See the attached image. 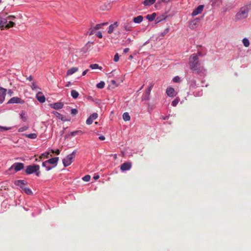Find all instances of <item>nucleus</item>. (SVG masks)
Listing matches in <instances>:
<instances>
[{"instance_id":"cd10ccee","label":"nucleus","mask_w":251,"mask_h":251,"mask_svg":"<svg viewBox=\"0 0 251 251\" xmlns=\"http://www.w3.org/2000/svg\"><path fill=\"white\" fill-rule=\"evenodd\" d=\"M212 6H219L222 3V0H211Z\"/></svg>"},{"instance_id":"4468645a","label":"nucleus","mask_w":251,"mask_h":251,"mask_svg":"<svg viewBox=\"0 0 251 251\" xmlns=\"http://www.w3.org/2000/svg\"><path fill=\"white\" fill-rule=\"evenodd\" d=\"M98 118V114L96 113L91 114L87 119L86 124L88 125L92 124L93 121Z\"/></svg>"},{"instance_id":"aec40b11","label":"nucleus","mask_w":251,"mask_h":251,"mask_svg":"<svg viewBox=\"0 0 251 251\" xmlns=\"http://www.w3.org/2000/svg\"><path fill=\"white\" fill-rule=\"evenodd\" d=\"M26 183L27 182L24 180H16L14 181V184L20 186L22 189L24 187V185L26 184Z\"/></svg>"},{"instance_id":"338daca9","label":"nucleus","mask_w":251,"mask_h":251,"mask_svg":"<svg viewBox=\"0 0 251 251\" xmlns=\"http://www.w3.org/2000/svg\"><path fill=\"white\" fill-rule=\"evenodd\" d=\"M71 85V82L70 81H68L66 85V87H69Z\"/></svg>"},{"instance_id":"13d9d810","label":"nucleus","mask_w":251,"mask_h":251,"mask_svg":"<svg viewBox=\"0 0 251 251\" xmlns=\"http://www.w3.org/2000/svg\"><path fill=\"white\" fill-rule=\"evenodd\" d=\"M99 139L100 140H104L105 139V137L104 136H103V135H101V136L99 137Z\"/></svg>"},{"instance_id":"8fccbe9b","label":"nucleus","mask_w":251,"mask_h":251,"mask_svg":"<svg viewBox=\"0 0 251 251\" xmlns=\"http://www.w3.org/2000/svg\"><path fill=\"white\" fill-rule=\"evenodd\" d=\"M31 87L33 90H35L38 88L35 82H33L32 83V85L31 86Z\"/></svg>"},{"instance_id":"4d7b16f0","label":"nucleus","mask_w":251,"mask_h":251,"mask_svg":"<svg viewBox=\"0 0 251 251\" xmlns=\"http://www.w3.org/2000/svg\"><path fill=\"white\" fill-rule=\"evenodd\" d=\"M13 94V92L11 89H9L8 90V94L11 96Z\"/></svg>"},{"instance_id":"bf43d9fd","label":"nucleus","mask_w":251,"mask_h":251,"mask_svg":"<svg viewBox=\"0 0 251 251\" xmlns=\"http://www.w3.org/2000/svg\"><path fill=\"white\" fill-rule=\"evenodd\" d=\"M99 177H100L99 176L97 175H95V176H94V177H93V178H94L95 180H96L98 179L99 178Z\"/></svg>"},{"instance_id":"7ed1b4c3","label":"nucleus","mask_w":251,"mask_h":251,"mask_svg":"<svg viewBox=\"0 0 251 251\" xmlns=\"http://www.w3.org/2000/svg\"><path fill=\"white\" fill-rule=\"evenodd\" d=\"M25 171V174L28 175L33 174L34 173H35V175L37 176H39L41 175L40 166L37 164H32L27 166Z\"/></svg>"},{"instance_id":"a878e982","label":"nucleus","mask_w":251,"mask_h":251,"mask_svg":"<svg viewBox=\"0 0 251 251\" xmlns=\"http://www.w3.org/2000/svg\"><path fill=\"white\" fill-rule=\"evenodd\" d=\"M52 114H53V115L54 116H55L56 117V118H57L58 119L63 121H65V120L64 119V116L63 115L61 114L60 113H59V112H57V111H53L52 112Z\"/></svg>"},{"instance_id":"37998d69","label":"nucleus","mask_w":251,"mask_h":251,"mask_svg":"<svg viewBox=\"0 0 251 251\" xmlns=\"http://www.w3.org/2000/svg\"><path fill=\"white\" fill-rule=\"evenodd\" d=\"M49 152H46L45 153H43L40 156V159H42L43 157L48 158L49 157Z\"/></svg>"},{"instance_id":"2eb2a0df","label":"nucleus","mask_w":251,"mask_h":251,"mask_svg":"<svg viewBox=\"0 0 251 251\" xmlns=\"http://www.w3.org/2000/svg\"><path fill=\"white\" fill-rule=\"evenodd\" d=\"M131 167V163L129 162H125L121 166V170L123 172L129 170Z\"/></svg>"},{"instance_id":"c756f323","label":"nucleus","mask_w":251,"mask_h":251,"mask_svg":"<svg viewBox=\"0 0 251 251\" xmlns=\"http://www.w3.org/2000/svg\"><path fill=\"white\" fill-rule=\"evenodd\" d=\"M156 0H145L143 2L145 6H150L153 4Z\"/></svg>"},{"instance_id":"4be33fe9","label":"nucleus","mask_w":251,"mask_h":251,"mask_svg":"<svg viewBox=\"0 0 251 251\" xmlns=\"http://www.w3.org/2000/svg\"><path fill=\"white\" fill-rule=\"evenodd\" d=\"M78 68L77 67H72L71 69H69L67 72V75H72L73 74L75 73L78 71Z\"/></svg>"},{"instance_id":"09e8293b","label":"nucleus","mask_w":251,"mask_h":251,"mask_svg":"<svg viewBox=\"0 0 251 251\" xmlns=\"http://www.w3.org/2000/svg\"><path fill=\"white\" fill-rule=\"evenodd\" d=\"M117 26V22H115L113 24H111V33L112 32L113 29Z\"/></svg>"},{"instance_id":"72a5a7b5","label":"nucleus","mask_w":251,"mask_h":251,"mask_svg":"<svg viewBox=\"0 0 251 251\" xmlns=\"http://www.w3.org/2000/svg\"><path fill=\"white\" fill-rule=\"evenodd\" d=\"M22 190L24 191V192L27 194V195H32L33 194L31 190L29 188H27V187H24L23 189H22Z\"/></svg>"},{"instance_id":"2f4dec72","label":"nucleus","mask_w":251,"mask_h":251,"mask_svg":"<svg viewBox=\"0 0 251 251\" xmlns=\"http://www.w3.org/2000/svg\"><path fill=\"white\" fill-rule=\"evenodd\" d=\"M123 118L125 121H129L130 120V117L127 112H125L123 114Z\"/></svg>"},{"instance_id":"3c124183","label":"nucleus","mask_w":251,"mask_h":251,"mask_svg":"<svg viewBox=\"0 0 251 251\" xmlns=\"http://www.w3.org/2000/svg\"><path fill=\"white\" fill-rule=\"evenodd\" d=\"M95 35L99 38H101L102 37V33L100 31L97 32Z\"/></svg>"},{"instance_id":"ddd939ff","label":"nucleus","mask_w":251,"mask_h":251,"mask_svg":"<svg viewBox=\"0 0 251 251\" xmlns=\"http://www.w3.org/2000/svg\"><path fill=\"white\" fill-rule=\"evenodd\" d=\"M123 82V79L120 78H117L115 79L111 80V87L115 88Z\"/></svg>"},{"instance_id":"58836bf2","label":"nucleus","mask_w":251,"mask_h":251,"mask_svg":"<svg viewBox=\"0 0 251 251\" xmlns=\"http://www.w3.org/2000/svg\"><path fill=\"white\" fill-rule=\"evenodd\" d=\"M79 133L82 134V131L81 130H75L71 132V136H75Z\"/></svg>"},{"instance_id":"dca6fc26","label":"nucleus","mask_w":251,"mask_h":251,"mask_svg":"<svg viewBox=\"0 0 251 251\" xmlns=\"http://www.w3.org/2000/svg\"><path fill=\"white\" fill-rule=\"evenodd\" d=\"M166 94L170 97H173L176 95V93L174 88L171 87L167 88L166 89Z\"/></svg>"},{"instance_id":"1a4fd4ad","label":"nucleus","mask_w":251,"mask_h":251,"mask_svg":"<svg viewBox=\"0 0 251 251\" xmlns=\"http://www.w3.org/2000/svg\"><path fill=\"white\" fill-rule=\"evenodd\" d=\"M25 103V100L21 99L20 98L15 97L11 98L7 102V104L11 103H20V104H24Z\"/></svg>"},{"instance_id":"ea45409f","label":"nucleus","mask_w":251,"mask_h":251,"mask_svg":"<svg viewBox=\"0 0 251 251\" xmlns=\"http://www.w3.org/2000/svg\"><path fill=\"white\" fill-rule=\"evenodd\" d=\"M179 99L177 98L175 99L172 102V105L173 106H176L179 102Z\"/></svg>"},{"instance_id":"6e6552de","label":"nucleus","mask_w":251,"mask_h":251,"mask_svg":"<svg viewBox=\"0 0 251 251\" xmlns=\"http://www.w3.org/2000/svg\"><path fill=\"white\" fill-rule=\"evenodd\" d=\"M200 20V18H196L194 20L191 21L189 23V27L191 29H196L198 25H199Z\"/></svg>"},{"instance_id":"bb28decb","label":"nucleus","mask_w":251,"mask_h":251,"mask_svg":"<svg viewBox=\"0 0 251 251\" xmlns=\"http://www.w3.org/2000/svg\"><path fill=\"white\" fill-rule=\"evenodd\" d=\"M156 16V14L155 13H153L151 14H149L146 16V19L148 20L149 21H153Z\"/></svg>"},{"instance_id":"e2e57ef3","label":"nucleus","mask_w":251,"mask_h":251,"mask_svg":"<svg viewBox=\"0 0 251 251\" xmlns=\"http://www.w3.org/2000/svg\"><path fill=\"white\" fill-rule=\"evenodd\" d=\"M27 80H28L29 81H31L33 79V77L32 75H30L28 77H27L26 78Z\"/></svg>"},{"instance_id":"864d4df0","label":"nucleus","mask_w":251,"mask_h":251,"mask_svg":"<svg viewBox=\"0 0 251 251\" xmlns=\"http://www.w3.org/2000/svg\"><path fill=\"white\" fill-rule=\"evenodd\" d=\"M194 95L196 96L200 97V96H202V91H200L198 93H194Z\"/></svg>"},{"instance_id":"9b49d317","label":"nucleus","mask_w":251,"mask_h":251,"mask_svg":"<svg viewBox=\"0 0 251 251\" xmlns=\"http://www.w3.org/2000/svg\"><path fill=\"white\" fill-rule=\"evenodd\" d=\"M204 8V6L203 5H199L196 8H195L193 11L192 12L191 15L193 17L196 16L200 13L203 11Z\"/></svg>"},{"instance_id":"9d476101","label":"nucleus","mask_w":251,"mask_h":251,"mask_svg":"<svg viewBox=\"0 0 251 251\" xmlns=\"http://www.w3.org/2000/svg\"><path fill=\"white\" fill-rule=\"evenodd\" d=\"M6 19H8V24L5 25V28H9L11 27H13L15 24L13 21L15 19V17L14 16H9L6 18Z\"/></svg>"},{"instance_id":"774afa93","label":"nucleus","mask_w":251,"mask_h":251,"mask_svg":"<svg viewBox=\"0 0 251 251\" xmlns=\"http://www.w3.org/2000/svg\"><path fill=\"white\" fill-rule=\"evenodd\" d=\"M161 1L164 2H168L170 1V0H161Z\"/></svg>"},{"instance_id":"680f3d73","label":"nucleus","mask_w":251,"mask_h":251,"mask_svg":"<svg viewBox=\"0 0 251 251\" xmlns=\"http://www.w3.org/2000/svg\"><path fill=\"white\" fill-rule=\"evenodd\" d=\"M162 119L164 120H168L169 119V116H162Z\"/></svg>"},{"instance_id":"6e6d98bb","label":"nucleus","mask_w":251,"mask_h":251,"mask_svg":"<svg viewBox=\"0 0 251 251\" xmlns=\"http://www.w3.org/2000/svg\"><path fill=\"white\" fill-rule=\"evenodd\" d=\"M86 98L87 99H88L89 100L94 101V99H93V97L91 96H87L86 97Z\"/></svg>"},{"instance_id":"c85d7f7f","label":"nucleus","mask_w":251,"mask_h":251,"mask_svg":"<svg viewBox=\"0 0 251 251\" xmlns=\"http://www.w3.org/2000/svg\"><path fill=\"white\" fill-rule=\"evenodd\" d=\"M124 29L127 31H130L132 30V26L130 24L126 23L124 25Z\"/></svg>"},{"instance_id":"6ab92c4d","label":"nucleus","mask_w":251,"mask_h":251,"mask_svg":"<svg viewBox=\"0 0 251 251\" xmlns=\"http://www.w3.org/2000/svg\"><path fill=\"white\" fill-rule=\"evenodd\" d=\"M64 104L61 102H55L52 104H50V107L55 109H59L63 107Z\"/></svg>"},{"instance_id":"c9c22d12","label":"nucleus","mask_w":251,"mask_h":251,"mask_svg":"<svg viewBox=\"0 0 251 251\" xmlns=\"http://www.w3.org/2000/svg\"><path fill=\"white\" fill-rule=\"evenodd\" d=\"M90 68L91 69H99L100 70H101L102 69V67H100L99 66L98 64H91L90 65Z\"/></svg>"},{"instance_id":"0e129e2a","label":"nucleus","mask_w":251,"mask_h":251,"mask_svg":"<svg viewBox=\"0 0 251 251\" xmlns=\"http://www.w3.org/2000/svg\"><path fill=\"white\" fill-rule=\"evenodd\" d=\"M129 50V48H125L124 50V52L126 53H127V52H128Z\"/></svg>"},{"instance_id":"5701e85b","label":"nucleus","mask_w":251,"mask_h":251,"mask_svg":"<svg viewBox=\"0 0 251 251\" xmlns=\"http://www.w3.org/2000/svg\"><path fill=\"white\" fill-rule=\"evenodd\" d=\"M143 17L141 15H139L136 17L134 18L133 21L135 24H140L143 21Z\"/></svg>"},{"instance_id":"7c9ffc66","label":"nucleus","mask_w":251,"mask_h":251,"mask_svg":"<svg viewBox=\"0 0 251 251\" xmlns=\"http://www.w3.org/2000/svg\"><path fill=\"white\" fill-rule=\"evenodd\" d=\"M71 95L73 98L76 99L78 98L79 93L76 90H73L71 91Z\"/></svg>"},{"instance_id":"49530a36","label":"nucleus","mask_w":251,"mask_h":251,"mask_svg":"<svg viewBox=\"0 0 251 251\" xmlns=\"http://www.w3.org/2000/svg\"><path fill=\"white\" fill-rule=\"evenodd\" d=\"M28 126H24L20 127L18 131H19V132H23V131H24L27 130L28 129Z\"/></svg>"},{"instance_id":"e433bc0d","label":"nucleus","mask_w":251,"mask_h":251,"mask_svg":"<svg viewBox=\"0 0 251 251\" xmlns=\"http://www.w3.org/2000/svg\"><path fill=\"white\" fill-rule=\"evenodd\" d=\"M105 85V83L104 81H100L97 84V87L99 89H102L104 88Z\"/></svg>"},{"instance_id":"4c0bfd02","label":"nucleus","mask_w":251,"mask_h":251,"mask_svg":"<svg viewBox=\"0 0 251 251\" xmlns=\"http://www.w3.org/2000/svg\"><path fill=\"white\" fill-rule=\"evenodd\" d=\"M26 137L28 138L34 139L37 138V135L36 133H30L26 135Z\"/></svg>"},{"instance_id":"f8f14e48","label":"nucleus","mask_w":251,"mask_h":251,"mask_svg":"<svg viewBox=\"0 0 251 251\" xmlns=\"http://www.w3.org/2000/svg\"><path fill=\"white\" fill-rule=\"evenodd\" d=\"M6 94V89L0 87V103H2L5 100Z\"/></svg>"},{"instance_id":"a19ab883","label":"nucleus","mask_w":251,"mask_h":251,"mask_svg":"<svg viewBox=\"0 0 251 251\" xmlns=\"http://www.w3.org/2000/svg\"><path fill=\"white\" fill-rule=\"evenodd\" d=\"M173 80L174 82L179 83L181 81V79L179 76H176L173 78Z\"/></svg>"},{"instance_id":"0eeeda50","label":"nucleus","mask_w":251,"mask_h":251,"mask_svg":"<svg viewBox=\"0 0 251 251\" xmlns=\"http://www.w3.org/2000/svg\"><path fill=\"white\" fill-rule=\"evenodd\" d=\"M108 23H104L100 24H97L95 27H92L90 29V31L88 32V34L89 35H92L95 34L97 31V30L100 28L103 25H107Z\"/></svg>"},{"instance_id":"f3484780","label":"nucleus","mask_w":251,"mask_h":251,"mask_svg":"<svg viewBox=\"0 0 251 251\" xmlns=\"http://www.w3.org/2000/svg\"><path fill=\"white\" fill-rule=\"evenodd\" d=\"M8 19L0 16V29L2 30L5 28V25L8 24Z\"/></svg>"},{"instance_id":"423d86ee","label":"nucleus","mask_w":251,"mask_h":251,"mask_svg":"<svg viewBox=\"0 0 251 251\" xmlns=\"http://www.w3.org/2000/svg\"><path fill=\"white\" fill-rule=\"evenodd\" d=\"M24 168V164L21 162H16L14 163L8 169L11 171L12 169H14L15 172H19Z\"/></svg>"},{"instance_id":"69168bd1","label":"nucleus","mask_w":251,"mask_h":251,"mask_svg":"<svg viewBox=\"0 0 251 251\" xmlns=\"http://www.w3.org/2000/svg\"><path fill=\"white\" fill-rule=\"evenodd\" d=\"M169 31V28H167L165 29V30H164V33H163V34H166V33L168 32Z\"/></svg>"},{"instance_id":"5fc2aeb1","label":"nucleus","mask_w":251,"mask_h":251,"mask_svg":"<svg viewBox=\"0 0 251 251\" xmlns=\"http://www.w3.org/2000/svg\"><path fill=\"white\" fill-rule=\"evenodd\" d=\"M72 137V136H71V132H70V133H68L65 135V139L71 138Z\"/></svg>"},{"instance_id":"603ef678","label":"nucleus","mask_w":251,"mask_h":251,"mask_svg":"<svg viewBox=\"0 0 251 251\" xmlns=\"http://www.w3.org/2000/svg\"><path fill=\"white\" fill-rule=\"evenodd\" d=\"M77 110L75 108L72 109L71 110V114L73 115H75L77 113Z\"/></svg>"},{"instance_id":"79ce46f5","label":"nucleus","mask_w":251,"mask_h":251,"mask_svg":"<svg viewBox=\"0 0 251 251\" xmlns=\"http://www.w3.org/2000/svg\"><path fill=\"white\" fill-rule=\"evenodd\" d=\"M91 176L90 175H86L82 177V180L84 181L88 182L90 180Z\"/></svg>"},{"instance_id":"a211bd4d","label":"nucleus","mask_w":251,"mask_h":251,"mask_svg":"<svg viewBox=\"0 0 251 251\" xmlns=\"http://www.w3.org/2000/svg\"><path fill=\"white\" fill-rule=\"evenodd\" d=\"M58 160H59V157H55L51 158L50 159H48L47 161L48 162V163H49V164L50 165H52L53 166L52 167H53V168L57 165V162H58Z\"/></svg>"},{"instance_id":"393cba45","label":"nucleus","mask_w":251,"mask_h":251,"mask_svg":"<svg viewBox=\"0 0 251 251\" xmlns=\"http://www.w3.org/2000/svg\"><path fill=\"white\" fill-rule=\"evenodd\" d=\"M189 83L190 89H195L198 86L196 81L195 79H192L189 81Z\"/></svg>"},{"instance_id":"de8ad7c7","label":"nucleus","mask_w":251,"mask_h":251,"mask_svg":"<svg viewBox=\"0 0 251 251\" xmlns=\"http://www.w3.org/2000/svg\"><path fill=\"white\" fill-rule=\"evenodd\" d=\"M119 54L118 53H117L115 55H114V61L115 62H117L119 61Z\"/></svg>"},{"instance_id":"473e14b6","label":"nucleus","mask_w":251,"mask_h":251,"mask_svg":"<svg viewBox=\"0 0 251 251\" xmlns=\"http://www.w3.org/2000/svg\"><path fill=\"white\" fill-rule=\"evenodd\" d=\"M242 43L245 47H248L250 46V41L247 38H244L242 39Z\"/></svg>"},{"instance_id":"39448f33","label":"nucleus","mask_w":251,"mask_h":251,"mask_svg":"<svg viewBox=\"0 0 251 251\" xmlns=\"http://www.w3.org/2000/svg\"><path fill=\"white\" fill-rule=\"evenodd\" d=\"M154 83L151 82L150 83L149 86L146 91L145 94L142 96V100L143 101L148 100L150 99V95L151 92L153 87Z\"/></svg>"},{"instance_id":"20e7f679","label":"nucleus","mask_w":251,"mask_h":251,"mask_svg":"<svg viewBox=\"0 0 251 251\" xmlns=\"http://www.w3.org/2000/svg\"><path fill=\"white\" fill-rule=\"evenodd\" d=\"M76 153V150H75L63 159L62 162L64 167H68L72 164L75 156Z\"/></svg>"},{"instance_id":"f257e3e1","label":"nucleus","mask_w":251,"mask_h":251,"mask_svg":"<svg viewBox=\"0 0 251 251\" xmlns=\"http://www.w3.org/2000/svg\"><path fill=\"white\" fill-rule=\"evenodd\" d=\"M189 65L192 73L200 74H204L205 70L204 67L199 61L198 55L196 53L192 54L189 57Z\"/></svg>"},{"instance_id":"f03ea898","label":"nucleus","mask_w":251,"mask_h":251,"mask_svg":"<svg viewBox=\"0 0 251 251\" xmlns=\"http://www.w3.org/2000/svg\"><path fill=\"white\" fill-rule=\"evenodd\" d=\"M250 9V4H246L241 7L235 16V21H240L245 20L248 17Z\"/></svg>"},{"instance_id":"f704fd0d","label":"nucleus","mask_w":251,"mask_h":251,"mask_svg":"<svg viewBox=\"0 0 251 251\" xmlns=\"http://www.w3.org/2000/svg\"><path fill=\"white\" fill-rule=\"evenodd\" d=\"M132 41H133V40L131 39L128 38L126 39L125 40L123 41V44L125 46H127V45L130 44L132 42Z\"/></svg>"},{"instance_id":"b1692460","label":"nucleus","mask_w":251,"mask_h":251,"mask_svg":"<svg viewBox=\"0 0 251 251\" xmlns=\"http://www.w3.org/2000/svg\"><path fill=\"white\" fill-rule=\"evenodd\" d=\"M42 166L45 167L46 168V171H49L52 168H53V167H51L50 165L48 163L47 161H45L42 163Z\"/></svg>"},{"instance_id":"412c9836","label":"nucleus","mask_w":251,"mask_h":251,"mask_svg":"<svg viewBox=\"0 0 251 251\" xmlns=\"http://www.w3.org/2000/svg\"><path fill=\"white\" fill-rule=\"evenodd\" d=\"M36 98L41 103H43L46 101V98L41 92H38L36 95Z\"/></svg>"},{"instance_id":"c03bdc74","label":"nucleus","mask_w":251,"mask_h":251,"mask_svg":"<svg viewBox=\"0 0 251 251\" xmlns=\"http://www.w3.org/2000/svg\"><path fill=\"white\" fill-rule=\"evenodd\" d=\"M11 129V127H8L2 126H0V131H6V130H9Z\"/></svg>"},{"instance_id":"052dcab7","label":"nucleus","mask_w":251,"mask_h":251,"mask_svg":"<svg viewBox=\"0 0 251 251\" xmlns=\"http://www.w3.org/2000/svg\"><path fill=\"white\" fill-rule=\"evenodd\" d=\"M88 71H89L88 69H86L85 71H84L82 74V75H85Z\"/></svg>"},{"instance_id":"a18cd8bd","label":"nucleus","mask_w":251,"mask_h":251,"mask_svg":"<svg viewBox=\"0 0 251 251\" xmlns=\"http://www.w3.org/2000/svg\"><path fill=\"white\" fill-rule=\"evenodd\" d=\"M21 118L23 119V120L25 122L26 120V118L25 116V113L24 111H22L20 114Z\"/></svg>"}]
</instances>
